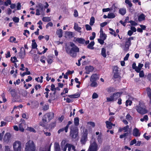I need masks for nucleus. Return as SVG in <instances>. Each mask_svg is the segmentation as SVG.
<instances>
[{
    "label": "nucleus",
    "instance_id": "obj_4",
    "mask_svg": "<svg viewBox=\"0 0 151 151\" xmlns=\"http://www.w3.org/2000/svg\"><path fill=\"white\" fill-rule=\"evenodd\" d=\"M25 151H35V147L34 143L31 140H29L26 144Z\"/></svg>",
    "mask_w": 151,
    "mask_h": 151
},
{
    "label": "nucleus",
    "instance_id": "obj_61",
    "mask_svg": "<svg viewBox=\"0 0 151 151\" xmlns=\"http://www.w3.org/2000/svg\"><path fill=\"white\" fill-rule=\"evenodd\" d=\"M129 128V126L128 125H127L126 126L124 127L123 128V130H124V132H126Z\"/></svg>",
    "mask_w": 151,
    "mask_h": 151
},
{
    "label": "nucleus",
    "instance_id": "obj_23",
    "mask_svg": "<svg viewBox=\"0 0 151 151\" xmlns=\"http://www.w3.org/2000/svg\"><path fill=\"white\" fill-rule=\"evenodd\" d=\"M51 146V145L49 147H41L40 148V151H50Z\"/></svg>",
    "mask_w": 151,
    "mask_h": 151
},
{
    "label": "nucleus",
    "instance_id": "obj_45",
    "mask_svg": "<svg viewBox=\"0 0 151 151\" xmlns=\"http://www.w3.org/2000/svg\"><path fill=\"white\" fill-rule=\"evenodd\" d=\"M148 120V117L147 115H145L143 118H141L140 119V121L143 122L145 121H147Z\"/></svg>",
    "mask_w": 151,
    "mask_h": 151
},
{
    "label": "nucleus",
    "instance_id": "obj_64",
    "mask_svg": "<svg viewBox=\"0 0 151 151\" xmlns=\"http://www.w3.org/2000/svg\"><path fill=\"white\" fill-rule=\"evenodd\" d=\"M129 22L131 23L132 25L136 26L137 25V23L135 22L134 21L132 20H131Z\"/></svg>",
    "mask_w": 151,
    "mask_h": 151
},
{
    "label": "nucleus",
    "instance_id": "obj_14",
    "mask_svg": "<svg viewBox=\"0 0 151 151\" xmlns=\"http://www.w3.org/2000/svg\"><path fill=\"white\" fill-rule=\"evenodd\" d=\"M25 55V50L23 47L21 48L20 51L19 53V57L21 58H24Z\"/></svg>",
    "mask_w": 151,
    "mask_h": 151
},
{
    "label": "nucleus",
    "instance_id": "obj_63",
    "mask_svg": "<svg viewBox=\"0 0 151 151\" xmlns=\"http://www.w3.org/2000/svg\"><path fill=\"white\" fill-rule=\"evenodd\" d=\"M73 15L75 17H77L78 16V12L76 9H75L74 10Z\"/></svg>",
    "mask_w": 151,
    "mask_h": 151
},
{
    "label": "nucleus",
    "instance_id": "obj_53",
    "mask_svg": "<svg viewBox=\"0 0 151 151\" xmlns=\"http://www.w3.org/2000/svg\"><path fill=\"white\" fill-rule=\"evenodd\" d=\"M125 3L128 4L130 7H131L132 6V4L129 0H126L125 1Z\"/></svg>",
    "mask_w": 151,
    "mask_h": 151
},
{
    "label": "nucleus",
    "instance_id": "obj_48",
    "mask_svg": "<svg viewBox=\"0 0 151 151\" xmlns=\"http://www.w3.org/2000/svg\"><path fill=\"white\" fill-rule=\"evenodd\" d=\"M97 139L99 143H101L102 142V139H101V135H99L98 136Z\"/></svg>",
    "mask_w": 151,
    "mask_h": 151
},
{
    "label": "nucleus",
    "instance_id": "obj_37",
    "mask_svg": "<svg viewBox=\"0 0 151 151\" xmlns=\"http://www.w3.org/2000/svg\"><path fill=\"white\" fill-rule=\"evenodd\" d=\"M115 17V15L114 14L112 13H109L108 14V18L112 19L114 18Z\"/></svg>",
    "mask_w": 151,
    "mask_h": 151
},
{
    "label": "nucleus",
    "instance_id": "obj_17",
    "mask_svg": "<svg viewBox=\"0 0 151 151\" xmlns=\"http://www.w3.org/2000/svg\"><path fill=\"white\" fill-rule=\"evenodd\" d=\"M98 76L96 74L92 75L91 77L90 81H96L99 79Z\"/></svg>",
    "mask_w": 151,
    "mask_h": 151
},
{
    "label": "nucleus",
    "instance_id": "obj_55",
    "mask_svg": "<svg viewBox=\"0 0 151 151\" xmlns=\"http://www.w3.org/2000/svg\"><path fill=\"white\" fill-rule=\"evenodd\" d=\"M12 19L13 21L14 22L16 23H18L19 22V18L18 17H15L13 18Z\"/></svg>",
    "mask_w": 151,
    "mask_h": 151
},
{
    "label": "nucleus",
    "instance_id": "obj_34",
    "mask_svg": "<svg viewBox=\"0 0 151 151\" xmlns=\"http://www.w3.org/2000/svg\"><path fill=\"white\" fill-rule=\"evenodd\" d=\"M8 40L10 42L16 43V38L13 36L10 37Z\"/></svg>",
    "mask_w": 151,
    "mask_h": 151
},
{
    "label": "nucleus",
    "instance_id": "obj_29",
    "mask_svg": "<svg viewBox=\"0 0 151 151\" xmlns=\"http://www.w3.org/2000/svg\"><path fill=\"white\" fill-rule=\"evenodd\" d=\"M101 54L104 57H106V50L105 48H103L102 49Z\"/></svg>",
    "mask_w": 151,
    "mask_h": 151
},
{
    "label": "nucleus",
    "instance_id": "obj_38",
    "mask_svg": "<svg viewBox=\"0 0 151 151\" xmlns=\"http://www.w3.org/2000/svg\"><path fill=\"white\" fill-rule=\"evenodd\" d=\"M27 129L30 132H33L34 133H35L36 132V131L35 129L33 127H27Z\"/></svg>",
    "mask_w": 151,
    "mask_h": 151
},
{
    "label": "nucleus",
    "instance_id": "obj_7",
    "mask_svg": "<svg viewBox=\"0 0 151 151\" xmlns=\"http://www.w3.org/2000/svg\"><path fill=\"white\" fill-rule=\"evenodd\" d=\"M13 147L14 151H21L22 143L18 140L15 141L13 144Z\"/></svg>",
    "mask_w": 151,
    "mask_h": 151
},
{
    "label": "nucleus",
    "instance_id": "obj_20",
    "mask_svg": "<svg viewBox=\"0 0 151 151\" xmlns=\"http://www.w3.org/2000/svg\"><path fill=\"white\" fill-rule=\"evenodd\" d=\"M122 92H117L116 93H114L112 95L114 99L116 100L122 94Z\"/></svg>",
    "mask_w": 151,
    "mask_h": 151
},
{
    "label": "nucleus",
    "instance_id": "obj_13",
    "mask_svg": "<svg viewBox=\"0 0 151 151\" xmlns=\"http://www.w3.org/2000/svg\"><path fill=\"white\" fill-rule=\"evenodd\" d=\"M133 37H131L127 39V40L126 41L125 45L126 48H127L128 49H129L131 44V40H133Z\"/></svg>",
    "mask_w": 151,
    "mask_h": 151
},
{
    "label": "nucleus",
    "instance_id": "obj_50",
    "mask_svg": "<svg viewBox=\"0 0 151 151\" xmlns=\"http://www.w3.org/2000/svg\"><path fill=\"white\" fill-rule=\"evenodd\" d=\"M139 73V76L140 77H143L144 76L145 74L143 70L140 71Z\"/></svg>",
    "mask_w": 151,
    "mask_h": 151
},
{
    "label": "nucleus",
    "instance_id": "obj_2",
    "mask_svg": "<svg viewBox=\"0 0 151 151\" xmlns=\"http://www.w3.org/2000/svg\"><path fill=\"white\" fill-rule=\"evenodd\" d=\"M60 145L63 151H66L67 148H68V151H70L71 149L73 151H76L75 147L73 145L66 143V141L65 140H63L62 141L60 144Z\"/></svg>",
    "mask_w": 151,
    "mask_h": 151
},
{
    "label": "nucleus",
    "instance_id": "obj_30",
    "mask_svg": "<svg viewBox=\"0 0 151 151\" xmlns=\"http://www.w3.org/2000/svg\"><path fill=\"white\" fill-rule=\"evenodd\" d=\"M94 41H93L91 42L87 46L88 48L91 49H93V46L94 45Z\"/></svg>",
    "mask_w": 151,
    "mask_h": 151
},
{
    "label": "nucleus",
    "instance_id": "obj_10",
    "mask_svg": "<svg viewBox=\"0 0 151 151\" xmlns=\"http://www.w3.org/2000/svg\"><path fill=\"white\" fill-rule=\"evenodd\" d=\"M26 124L24 120L23 119L21 122L19 124V129L21 132H23L24 131V128L25 127Z\"/></svg>",
    "mask_w": 151,
    "mask_h": 151
},
{
    "label": "nucleus",
    "instance_id": "obj_26",
    "mask_svg": "<svg viewBox=\"0 0 151 151\" xmlns=\"http://www.w3.org/2000/svg\"><path fill=\"white\" fill-rule=\"evenodd\" d=\"M74 29L76 31L79 32H81L80 30L81 29V28L79 27L78 24L76 23L74 24Z\"/></svg>",
    "mask_w": 151,
    "mask_h": 151
},
{
    "label": "nucleus",
    "instance_id": "obj_59",
    "mask_svg": "<svg viewBox=\"0 0 151 151\" xmlns=\"http://www.w3.org/2000/svg\"><path fill=\"white\" fill-rule=\"evenodd\" d=\"M85 27L87 30H90L92 29L91 27L88 24H86Z\"/></svg>",
    "mask_w": 151,
    "mask_h": 151
},
{
    "label": "nucleus",
    "instance_id": "obj_25",
    "mask_svg": "<svg viewBox=\"0 0 151 151\" xmlns=\"http://www.w3.org/2000/svg\"><path fill=\"white\" fill-rule=\"evenodd\" d=\"M126 12V9L124 8L120 9L119 10V13L122 15H124Z\"/></svg>",
    "mask_w": 151,
    "mask_h": 151
},
{
    "label": "nucleus",
    "instance_id": "obj_51",
    "mask_svg": "<svg viewBox=\"0 0 151 151\" xmlns=\"http://www.w3.org/2000/svg\"><path fill=\"white\" fill-rule=\"evenodd\" d=\"M92 36H91L90 37V39L91 40H93L95 37L96 36V33L94 32H93L92 33Z\"/></svg>",
    "mask_w": 151,
    "mask_h": 151
},
{
    "label": "nucleus",
    "instance_id": "obj_12",
    "mask_svg": "<svg viewBox=\"0 0 151 151\" xmlns=\"http://www.w3.org/2000/svg\"><path fill=\"white\" fill-rule=\"evenodd\" d=\"M133 135L135 137H139L141 134L140 132H139V130L136 128H135L133 130Z\"/></svg>",
    "mask_w": 151,
    "mask_h": 151
},
{
    "label": "nucleus",
    "instance_id": "obj_21",
    "mask_svg": "<svg viewBox=\"0 0 151 151\" xmlns=\"http://www.w3.org/2000/svg\"><path fill=\"white\" fill-rule=\"evenodd\" d=\"M76 41L78 43L82 44H84L85 42V40L82 38H77Z\"/></svg>",
    "mask_w": 151,
    "mask_h": 151
},
{
    "label": "nucleus",
    "instance_id": "obj_41",
    "mask_svg": "<svg viewBox=\"0 0 151 151\" xmlns=\"http://www.w3.org/2000/svg\"><path fill=\"white\" fill-rule=\"evenodd\" d=\"M74 123L76 126H78L79 124V119L78 117L74 119Z\"/></svg>",
    "mask_w": 151,
    "mask_h": 151
},
{
    "label": "nucleus",
    "instance_id": "obj_8",
    "mask_svg": "<svg viewBox=\"0 0 151 151\" xmlns=\"http://www.w3.org/2000/svg\"><path fill=\"white\" fill-rule=\"evenodd\" d=\"M70 135L72 138H76L78 136V129L77 127L71 128L70 131Z\"/></svg>",
    "mask_w": 151,
    "mask_h": 151
},
{
    "label": "nucleus",
    "instance_id": "obj_6",
    "mask_svg": "<svg viewBox=\"0 0 151 151\" xmlns=\"http://www.w3.org/2000/svg\"><path fill=\"white\" fill-rule=\"evenodd\" d=\"M99 149L98 145L95 140L93 141H91L90 144L87 151H97Z\"/></svg>",
    "mask_w": 151,
    "mask_h": 151
},
{
    "label": "nucleus",
    "instance_id": "obj_16",
    "mask_svg": "<svg viewBox=\"0 0 151 151\" xmlns=\"http://www.w3.org/2000/svg\"><path fill=\"white\" fill-rule=\"evenodd\" d=\"M116 7L114 5H113L111 7L109 8H107L106 9H103L102 11L103 12H109L110 10H113V12H115L116 11Z\"/></svg>",
    "mask_w": 151,
    "mask_h": 151
},
{
    "label": "nucleus",
    "instance_id": "obj_35",
    "mask_svg": "<svg viewBox=\"0 0 151 151\" xmlns=\"http://www.w3.org/2000/svg\"><path fill=\"white\" fill-rule=\"evenodd\" d=\"M72 122L69 121L68 122V124L65 127V132H68V128L69 126L70 125L72 124Z\"/></svg>",
    "mask_w": 151,
    "mask_h": 151
},
{
    "label": "nucleus",
    "instance_id": "obj_47",
    "mask_svg": "<svg viewBox=\"0 0 151 151\" xmlns=\"http://www.w3.org/2000/svg\"><path fill=\"white\" fill-rule=\"evenodd\" d=\"M43 21L45 22H48L50 20V19L49 17H45L42 19Z\"/></svg>",
    "mask_w": 151,
    "mask_h": 151
},
{
    "label": "nucleus",
    "instance_id": "obj_60",
    "mask_svg": "<svg viewBox=\"0 0 151 151\" xmlns=\"http://www.w3.org/2000/svg\"><path fill=\"white\" fill-rule=\"evenodd\" d=\"M114 73L113 78H117L119 77V73Z\"/></svg>",
    "mask_w": 151,
    "mask_h": 151
},
{
    "label": "nucleus",
    "instance_id": "obj_18",
    "mask_svg": "<svg viewBox=\"0 0 151 151\" xmlns=\"http://www.w3.org/2000/svg\"><path fill=\"white\" fill-rule=\"evenodd\" d=\"M53 113L52 112L47 113L45 114V117H47L48 120L50 121L53 118Z\"/></svg>",
    "mask_w": 151,
    "mask_h": 151
},
{
    "label": "nucleus",
    "instance_id": "obj_62",
    "mask_svg": "<svg viewBox=\"0 0 151 151\" xmlns=\"http://www.w3.org/2000/svg\"><path fill=\"white\" fill-rule=\"evenodd\" d=\"M98 97V95L96 93H94L92 95V97L93 99H96Z\"/></svg>",
    "mask_w": 151,
    "mask_h": 151
},
{
    "label": "nucleus",
    "instance_id": "obj_11",
    "mask_svg": "<svg viewBox=\"0 0 151 151\" xmlns=\"http://www.w3.org/2000/svg\"><path fill=\"white\" fill-rule=\"evenodd\" d=\"M11 137V134L9 133H7L4 135L3 140L6 143H8Z\"/></svg>",
    "mask_w": 151,
    "mask_h": 151
},
{
    "label": "nucleus",
    "instance_id": "obj_42",
    "mask_svg": "<svg viewBox=\"0 0 151 151\" xmlns=\"http://www.w3.org/2000/svg\"><path fill=\"white\" fill-rule=\"evenodd\" d=\"M107 90L108 92L110 93L115 91V89L113 87H109L107 88Z\"/></svg>",
    "mask_w": 151,
    "mask_h": 151
},
{
    "label": "nucleus",
    "instance_id": "obj_54",
    "mask_svg": "<svg viewBox=\"0 0 151 151\" xmlns=\"http://www.w3.org/2000/svg\"><path fill=\"white\" fill-rule=\"evenodd\" d=\"M132 103V101L129 100H127L126 102V106H128V105H131Z\"/></svg>",
    "mask_w": 151,
    "mask_h": 151
},
{
    "label": "nucleus",
    "instance_id": "obj_28",
    "mask_svg": "<svg viewBox=\"0 0 151 151\" xmlns=\"http://www.w3.org/2000/svg\"><path fill=\"white\" fill-rule=\"evenodd\" d=\"M57 34L58 35L59 37H61L62 36L63 31L61 29H60L58 30L56 32Z\"/></svg>",
    "mask_w": 151,
    "mask_h": 151
},
{
    "label": "nucleus",
    "instance_id": "obj_3",
    "mask_svg": "<svg viewBox=\"0 0 151 151\" xmlns=\"http://www.w3.org/2000/svg\"><path fill=\"white\" fill-rule=\"evenodd\" d=\"M135 109L138 113L142 114H145L147 112V110L145 109L140 102H139V105L135 106Z\"/></svg>",
    "mask_w": 151,
    "mask_h": 151
},
{
    "label": "nucleus",
    "instance_id": "obj_58",
    "mask_svg": "<svg viewBox=\"0 0 151 151\" xmlns=\"http://www.w3.org/2000/svg\"><path fill=\"white\" fill-rule=\"evenodd\" d=\"M30 74V72H26L23 73L22 74H21V76L22 77H23L26 75H29Z\"/></svg>",
    "mask_w": 151,
    "mask_h": 151
},
{
    "label": "nucleus",
    "instance_id": "obj_24",
    "mask_svg": "<svg viewBox=\"0 0 151 151\" xmlns=\"http://www.w3.org/2000/svg\"><path fill=\"white\" fill-rule=\"evenodd\" d=\"M80 96L79 93H77L73 95H68V96L70 98H76L79 97Z\"/></svg>",
    "mask_w": 151,
    "mask_h": 151
},
{
    "label": "nucleus",
    "instance_id": "obj_46",
    "mask_svg": "<svg viewBox=\"0 0 151 151\" xmlns=\"http://www.w3.org/2000/svg\"><path fill=\"white\" fill-rule=\"evenodd\" d=\"M106 35L105 33L100 35V38L102 39L105 40L106 39Z\"/></svg>",
    "mask_w": 151,
    "mask_h": 151
},
{
    "label": "nucleus",
    "instance_id": "obj_22",
    "mask_svg": "<svg viewBox=\"0 0 151 151\" xmlns=\"http://www.w3.org/2000/svg\"><path fill=\"white\" fill-rule=\"evenodd\" d=\"M54 146L55 151H60V148L59 143L55 142Z\"/></svg>",
    "mask_w": 151,
    "mask_h": 151
},
{
    "label": "nucleus",
    "instance_id": "obj_52",
    "mask_svg": "<svg viewBox=\"0 0 151 151\" xmlns=\"http://www.w3.org/2000/svg\"><path fill=\"white\" fill-rule=\"evenodd\" d=\"M11 4V1L10 0H7L4 3V5L6 6H8Z\"/></svg>",
    "mask_w": 151,
    "mask_h": 151
},
{
    "label": "nucleus",
    "instance_id": "obj_1",
    "mask_svg": "<svg viewBox=\"0 0 151 151\" xmlns=\"http://www.w3.org/2000/svg\"><path fill=\"white\" fill-rule=\"evenodd\" d=\"M69 46H66L65 48L66 52L71 56L75 57L77 52H79V48L72 42H70Z\"/></svg>",
    "mask_w": 151,
    "mask_h": 151
},
{
    "label": "nucleus",
    "instance_id": "obj_33",
    "mask_svg": "<svg viewBox=\"0 0 151 151\" xmlns=\"http://www.w3.org/2000/svg\"><path fill=\"white\" fill-rule=\"evenodd\" d=\"M147 95L151 100V89L149 88H147Z\"/></svg>",
    "mask_w": 151,
    "mask_h": 151
},
{
    "label": "nucleus",
    "instance_id": "obj_49",
    "mask_svg": "<svg viewBox=\"0 0 151 151\" xmlns=\"http://www.w3.org/2000/svg\"><path fill=\"white\" fill-rule=\"evenodd\" d=\"M11 60L13 63H15V62L18 61L17 60V58L15 56L13 58L11 57Z\"/></svg>",
    "mask_w": 151,
    "mask_h": 151
},
{
    "label": "nucleus",
    "instance_id": "obj_31",
    "mask_svg": "<svg viewBox=\"0 0 151 151\" xmlns=\"http://www.w3.org/2000/svg\"><path fill=\"white\" fill-rule=\"evenodd\" d=\"M35 41V40H33L32 41V49L36 48L37 47V45Z\"/></svg>",
    "mask_w": 151,
    "mask_h": 151
},
{
    "label": "nucleus",
    "instance_id": "obj_9",
    "mask_svg": "<svg viewBox=\"0 0 151 151\" xmlns=\"http://www.w3.org/2000/svg\"><path fill=\"white\" fill-rule=\"evenodd\" d=\"M36 7L38 8V9H36V15H39L40 14V12H43L45 10L44 9V6L42 4L39 3L36 6Z\"/></svg>",
    "mask_w": 151,
    "mask_h": 151
},
{
    "label": "nucleus",
    "instance_id": "obj_39",
    "mask_svg": "<svg viewBox=\"0 0 151 151\" xmlns=\"http://www.w3.org/2000/svg\"><path fill=\"white\" fill-rule=\"evenodd\" d=\"M95 22V19L93 17H92L90 19V25L92 26L93 25Z\"/></svg>",
    "mask_w": 151,
    "mask_h": 151
},
{
    "label": "nucleus",
    "instance_id": "obj_27",
    "mask_svg": "<svg viewBox=\"0 0 151 151\" xmlns=\"http://www.w3.org/2000/svg\"><path fill=\"white\" fill-rule=\"evenodd\" d=\"M106 126L107 128L109 129H111L112 128V125L113 124L111 122L108 121H106Z\"/></svg>",
    "mask_w": 151,
    "mask_h": 151
},
{
    "label": "nucleus",
    "instance_id": "obj_32",
    "mask_svg": "<svg viewBox=\"0 0 151 151\" xmlns=\"http://www.w3.org/2000/svg\"><path fill=\"white\" fill-rule=\"evenodd\" d=\"M143 66V64L139 63L137 69V73H139L140 71L141 68Z\"/></svg>",
    "mask_w": 151,
    "mask_h": 151
},
{
    "label": "nucleus",
    "instance_id": "obj_56",
    "mask_svg": "<svg viewBox=\"0 0 151 151\" xmlns=\"http://www.w3.org/2000/svg\"><path fill=\"white\" fill-rule=\"evenodd\" d=\"M126 119L128 121L131 120L132 118L129 114H128L126 116Z\"/></svg>",
    "mask_w": 151,
    "mask_h": 151
},
{
    "label": "nucleus",
    "instance_id": "obj_43",
    "mask_svg": "<svg viewBox=\"0 0 151 151\" xmlns=\"http://www.w3.org/2000/svg\"><path fill=\"white\" fill-rule=\"evenodd\" d=\"M106 99L107 102L113 101L114 100L113 96H111L109 97H107Z\"/></svg>",
    "mask_w": 151,
    "mask_h": 151
},
{
    "label": "nucleus",
    "instance_id": "obj_40",
    "mask_svg": "<svg viewBox=\"0 0 151 151\" xmlns=\"http://www.w3.org/2000/svg\"><path fill=\"white\" fill-rule=\"evenodd\" d=\"M109 30L111 31L110 32V33L111 35H113L114 37H116L117 35V34L111 28H109Z\"/></svg>",
    "mask_w": 151,
    "mask_h": 151
},
{
    "label": "nucleus",
    "instance_id": "obj_19",
    "mask_svg": "<svg viewBox=\"0 0 151 151\" xmlns=\"http://www.w3.org/2000/svg\"><path fill=\"white\" fill-rule=\"evenodd\" d=\"M146 16L143 14H141L138 16V20L141 22L145 20Z\"/></svg>",
    "mask_w": 151,
    "mask_h": 151
},
{
    "label": "nucleus",
    "instance_id": "obj_15",
    "mask_svg": "<svg viewBox=\"0 0 151 151\" xmlns=\"http://www.w3.org/2000/svg\"><path fill=\"white\" fill-rule=\"evenodd\" d=\"M85 69L86 70L85 73L87 74H88L90 72H92L94 69L93 67L91 66H87Z\"/></svg>",
    "mask_w": 151,
    "mask_h": 151
},
{
    "label": "nucleus",
    "instance_id": "obj_5",
    "mask_svg": "<svg viewBox=\"0 0 151 151\" xmlns=\"http://www.w3.org/2000/svg\"><path fill=\"white\" fill-rule=\"evenodd\" d=\"M83 129V132L80 140V142L82 144H85L88 139V131L87 129Z\"/></svg>",
    "mask_w": 151,
    "mask_h": 151
},
{
    "label": "nucleus",
    "instance_id": "obj_44",
    "mask_svg": "<svg viewBox=\"0 0 151 151\" xmlns=\"http://www.w3.org/2000/svg\"><path fill=\"white\" fill-rule=\"evenodd\" d=\"M118 68L117 66H114L113 68V73H119Z\"/></svg>",
    "mask_w": 151,
    "mask_h": 151
},
{
    "label": "nucleus",
    "instance_id": "obj_57",
    "mask_svg": "<svg viewBox=\"0 0 151 151\" xmlns=\"http://www.w3.org/2000/svg\"><path fill=\"white\" fill-rule=\"evenodd\" d=\"M10 92H11V94L12 96L13 97H15L16 96V93L14 91V90L12 89L11 90V91H10Z\"/></svg>",
    "mask_w": 151,
    "mask_h": 151
},
{
    "label": "nucleus",
    "instance_id": "obj_36",
    "mask_svg": "<svg viewBox=\"0 0 151 151\" xmlns=\"http://www.w3.org/2000/svg\"><path fill=\"white\" fill-rule=\"evenodd\" d=\"M91 86L92 87H96L98 84L96 81H91Z\"/></svg>",
    "mask_w": 151,
    "mask_h": 151
}]
</instances>
